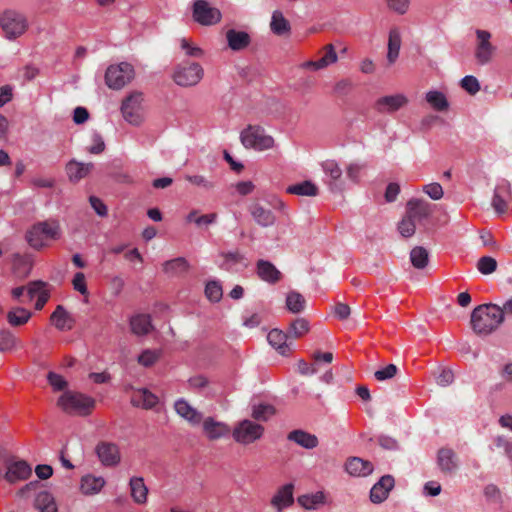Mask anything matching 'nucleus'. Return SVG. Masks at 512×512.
<instances>
[{
  "instance_id": "f257e3e1",
  "label": "nucleus",
  "mask_w": 512,
  "mask_h": 512,
  "mask_svg": "<svg viewBox=\"0 0 512 512\" xmlns=\"http://www.w3.org/2000/svg\"><path fill=\"white\" fill-rule=\"evenodd\" d=\"M503 313L497 304H481L471 313V326L478 335H489L503 323Z\"/></svg>"
},
{
  "instance_id": "f03ea898",
  "label": "nucleus",
  "mask_w": 512,
  "mask_h": 512,
  "mask_svg": "<svg viewBox=\"0 0 512 512\" xmlns=\"http://www.w3.org/2000/svg\"><path fill=\"white\" fill-rule=\"evenodd\" d=\"M61 236L60 222L53 218L33 224L26 232L28 244L36 250L47 247L50 242L59 240Z\"/></svg>"
},
{
  "instance_id": "7ed1b4c3",
  "label": "nucleus",
  "mask_w": 512,
  "mask_h": 512,
  "mask_svg": "<svg viewBox=\"0 0 512 512\" xmlns=\"http://www.w3.org/2000/svg\"><path fill=\"white\" fill-rule=\"evenodd\" d=\"M57 406L69 415L86 416L95 407V400L80 392L66 390L57 400Z\"/></svg>"
},
{
  "instance_id": "20e7f679",
  "label": "nucleus",
  "mask_w": 512,
  "mask_h": 512,
  "mask_svg": "<svg viewBox=\"0 0 512 512\" xmlns=\"http://www.w3.org/2000/svg\"><path fill=\"white\" fill-rule=\"evenodd\" d=\"M0 28L6 39L15 40L27 31L28 20L20 11L8 8L0 12Z\"/></svg>"
},
{
  "instance_id": "39448f33",
  "label": "nucleus",
  "mask_w": 512,
  "mask_h": 512,
  "mask_svg": "<svg viewBox=\"0 0 512 512\" xmlns=\"http://www.w3.org/2000/svg\"><path fill=\"white\" fill-rule=\"evenodd\" d=\"M240 140L245 148L257 151L268 150L274 145L273 137L266 134L264 128L257 125H249L247 128L242 130L240 133Z\"/></svg>"
},
{
  "instance_id": "423d86ee",
  "label": "nucleus",
  "mask_w": 512,
  "mask_h": 512,
  "mask_svg": "<svg viewBox=\"0 0 512 512\" xmlns=\"http://www.w3.org/2000/svg\"><path fill=\"white\" fill-rule=\"evenodd\" d=\"M204 76V69L196 62H183L179 64L173 73L174 82L181 87L197 85Z\"/></svg>"
},
{
  "instance_id": "0eeeda50",
  "label": "nucleus",
  "mask_w": 512,
  "mask_h": 512,
  "mask_svg": "<svg viewBox=\"0 0 512 512\" xmlns=\"http://www.w3.org/2000/svg\"><path fill=\"white\" fill-rule=\"evenodd\" d=\"M133 66L128 62L110 65L105 73L106 85L114 90H119L134 78Z\"/></svg>"
},
{
  "instance_id": "6e6552de",
  "label": "nucleus",
  "mask_w": 512,
  "mask_h": 512,
  "mask_svg": "<svg viewBox=\"0 0 512 512\" xmlns=\"http://www.w3.org/2000/svg\"><path fill=\"white\" fill-rule=\"evenodd\" d=\"M143 100V93L134 91L122 101L121 113L131 125L138 126L143 121Z\"/></svg>"
},
{
  "instance_id": "1a4fd4ad",
  "label": "nucleus",
  "mask_w": 512,
  "mask_h": 512,
  "mask_svg": "<svg viewBox=\"0 0 512 512\" xmlns=\"http://www.w3.org/2000/svg\"><path fill=\"white\" fill-rule=\"evenodd\" d=\"M263 432L264 427L262 425L245 419L235 426L233 430V438L236 442L247 445L260 439Z\"/></svg>"
},
{
  "instance_id": "9d476101",
  "label": "nucleus",
  "mask_w": 512,
  "mask_h": 512,
  "mask_svg": "<svg viewBox=\"0 0 512 512\" xmlns=\"http://www.w3.org/2000/svg\"><path fill=\"white\" fill-rule=\"evenodd\" d=\"M477 44L475 48V59L478 64L486 65L490 63L496 52V47L490 42L491 33L487 30L477 29Z\"/></svg>"
},
{
  "instance_id": "9b49d317",
  "label": "nucleus",
  "mask_w": 512,
  "mask_h": 512,
  "mask_svg": "<svg viewBox=\"0 0 512 512\" xmlns=\"http://www.w3.org/2000/svg\"><path fill=\"white\" fill-rule=\"evenodd\" d=\"M435 205L419 198L406 203V212L417 224L423 225L433 214Z\"/></svg>"
},
{
  "instance_id": "f8f14e48",
  "label": "nucleus",
  "mask_w": 512,
  "mask_h": 512,
  "mask_svg": "<svg viewBox=\"0 0 512 512\" xmlns=\"http://www.w3.org/2000/svg\"><path fill=\"white\" fill-rule=\"evenodd\" d=\"M325 174L324 182L333 193L344 190V181L342 179V169L335 160H326L321 164Z\"/></svg>"
},
{
  "instance_id": "ddd939ff",
  "label": "nucleus",
  "mask_w": 512,
  "mask_h": 512,
  "mask_svg": "<svg viewBox=\"0 0 512 512\" xmlns=\"http://www.w3.org/2000/svg\"><path fill=\"white\" fill-rule=\"evenodd\" d=\"M193 18L201 25L210 26L221 20V12L205 0H197L193 6Z\"/></svg>"
},
{
  "instance_id": "4468645a",
  "label": "nucleus",
  "mask_w": 512,
  "mask_h": 512,
  "mask_svg": "<svg viewBox=\"0 0 512 512\" xmlns=\"http://www.w3.org/2000/svg\"><path fill=\"white\" fill-rule=\"evenodd\" d=\"M408 99L403 94L387 95L378 98L374 103V109L380 114H392L404 107Z\"/></svg>"
},
{
  "instance_id": "2eb2a0df",
  "label": "nucleus",
  "mask_w": 512,
  "mask_h": 512,
  "mask_svg": "<svg viewBox=\"0 0 512 512\" xmlns=\"http://www.w3.org/2000/svg\"><path fill=\"white\" fill-rule=\"evenodd\" d=\"M395 480L391 475L382 476L370 490V501L374 504H380L384 502L390 491L394 488Z\"/></svg>"
},
{
  "instance_id": "dca6fc26",
  "label": "nucleus",
  "mask_w": 512,
  "mask_h": 512,
  "mask_svg": "<svg viewBox=\"0 0 512 512\" xmlns=\"http://www.w3.org/2000/svg\"><path fill=\"white\" fill-rule=\"evenodd\" d=\"M95 451L104 466L113 467L120 462V451L118 446L114 443L100 442L97 444Z\"/></svg>"
},
{
  "instance_id": "f3484780",
  "label": "nucleus",
  "mask_w": 512,
  "mask_h": 512,
  "mask_svg": "<svg viewBox=\"0 0 512 512\" xmlns=\"http://www.w3.org/2000/svg\"><path fill=\"white\" fill-rule=\"evenodd\" d=\"M323 56L318 60H308L301 64L303 69L318 71L334 64L338 60L333 44H327L323 48Z\"/></svg>"
},
{
  "instance_id": "a211bd4d",
  "label": "nucleus",
  "mask_w": 512,
  "mask_h": 512,
  "mask_svg": "<svg viewBox=\"0 0 512 512\" xmlns=\"http://www.w3.org/2000/svg\"><path fill=\"white\" fill-rule=\"evenodd\" d=\"M31 472L32 469L27 462L23 460L9 461L4 477L8 482L14 483L27 479L31 475Z\"/></svg>"
},
{
  "instance_id": "6ab92c4d",
  "label": "nucleus",
  "mask_w": 512,
  "mask_h": 512,
  "mask_svg": "<svg viewBox=\"0 0 512 512\" xmlns=\"http://www.w3.org/2000/svg\"><path fill=\"white\" fill-rule=\"evenodd\" d=\"M174 408L176 413L185 419L190 425L197 426L199 425L203 420V414L192 407L185 399L180 398L178 399L175 404Z\"/></svg>"
},
{
  "instance_id": "aec40b11",
  "label": "nucleus",
  "mask_w": 512,
  "mask_h": 512,
  "mask_svg": "<svg viewBox=\"0 0 512 512\" xmlns=\"http://www.w3.org/2000/svg\"><path fill=\"white\" fill-rule=\"evenodd\" d=\"M510 197V185L507 181L499 182L492 197L491 205L497 214H503L507 209V202Z\"/></svg>"
},
{
  "instance_id": "412c9836",
  "label": "nucleus",
  "mask_w": 512,
  "mask_h": 512,
  "mask_svg": "<svg viewBox=\"0 0 512 512\" xmlns=\"http://www.w3.org/2000/svg\"><path fill=\"white\" fill-rule=\"evenodd\" d=\"M203 421V431L209 440L223 438L230 433V428L223 422L216 421L212 417H207Z\"/></svg>"
},
{
  "instance_id": "4be33fe9",
  "label": "nucleus",
  "mask_w": 512,
  "mask_h": 512,
  "mask_svg": "<svg viewBox=\"0 0 512 512\" xmlns=\"http://www.w3.org/2000/svg\"><path fill=\"white\" fill-rule=\"evenodd\" d=\"M293 490L294 485L292 483H287L280 487L276 494L272 497L271 505L278 511L290 507L294 502Z\"/></svg>"
},
{
  "instance_id": "5701e85b",
  "label": "nucleus",
  "mask_w": 512,
  "mask_h": 512,
  "mask_svg": "<svg viewBox=\"0 0 512 512\" xmlns=\"http://www.w3.org/2000/svg\"><path fill=\"white\" fill-rule=\"evenodd\" d=\"M258 277L269 284H275L281 279V272L267 260L260 259L256 263Z\"/></svg>"
},
{
  "instance_id": "b1692460",
  "label": "nucleus",
  "mask_w": 512,
  "mask_h": 512,
  "mask_svg": "<svg viewBox=\"0 0 512 512\" xmlns=\"http://www.w3.org/2000/svg\"><path fill=\"white\" fill-rule=\"evenodd\" d=\"M345 470L351 476L365 477L373 472L374 466L367 460H363L359 457H352L347 460Z\"/></svg>"
},
{
  "instance_id": "393cba45",
  "label": "nucleus",
  "mask_w": 512,
  "mask_h": 512,
  "mask_svg": "<svg viewBox=\"0 0 512 512\" xmlns=\"http://www.w3.org/2000/svg\"><path fill=\"white\" fill-rule=\"evenodd\" d=\"M437 464L443 473L452 474L458 468V458L452 449L441 448L437 454Z\"/></svg>"
},
{
  "instance_id": "a878e982",
  "label": "nucleus",
  "mask_w": 512,
  "mask_h": 512,
  "mask_svg": "<svg viewBox=\"0 0 512 512\" xmlns=\"http://www.w3.org/2000/svg\"><path fill=\"white\" fill-rule=\"evenodd\" d=\"M287 439L301 446L302 448L311 450L318 446L319 440L316 435L301 429L291 431L287 435Z\"/></svg>"
},
{
  "instance_id": "bb28decb",
  "label": "nucleus",
  "mask_w": 512,
  "mask_h": 512,
  "mask_svg": "<svg viewBox=\"0 0 512 512\" xmlns=\"http://www.w3.org/2000/svg\"><path fill=\"white\" fill-rule=\"evenodd\" d=\"M228 47L233 51H241L249 46L251 42L250 35L245 31L229 29L226 32Z\"/></svg>"
},
{
  "instance_id": "cd10ccee",
  "label": "nucleus",
  "mask_w": 512,
  "mask_h": 512,
  "mask_svg": "<svg viewBox=\"0 0 512 512\" xmlns=\"http://www.w3.org/2000/svg\"><path fill=\"white\" fill-rule=\"evenodd\" d=\"M52 324L60 331H68L73 328L74 319L62 305H58L51 315Z\"/></svg>"
},
{
  "instance_id": "c85d7f7f",
  "label": "nucleus",
  "mask_w": 512,
  "mask_h": 512,
  "mask_svg": "<svg viewBox=\"0 0 512 512\" xmlns=\"http://www.w3.org/2000/svg\"><path fill=\"white\" fill-rule=\"evenodd\" d=\"M105 483L103 477L87 474L81 478L80 490L84 495H95L102 490Z\"/></svg>"
},
{
  "instance_id": "c756f323",
  "label": "nucleus",
  "mask_w": 512,
  "mask_h": 512,
  "mask_svg": "<svg viewBox=\"0 0 512 512\" xmlns=\"http://www.w3.org/2000/svg\"><path fill=\"white\" fill-rule=\"evenodd\" d=\"M249 211L255 222L262 227H270L274 225L276 221L274 213L260 204L251 205Z\"/></svg>"
},
{
  "instance_id": "7c9ffc66",
  "label": "nucleus",
  "mask_w": 512,
  "mask_h": 512,
  "mask_svg": "<svg viewBox=\"0 0 512 512\" xmlns=\"http://www.w3.org/2000/svg\"><path fill=\"white\" fill-rule=\"evenodd\" d=\"M131 497L137 504H145L147 502L148 488L142 477H132L129 481Z\"/></svg>"
},
{
  "instance_id": "2f4dec72",
  "label": "nucleus",
  "mask_w": 512,
  "mask_h": 512,
  "mask_svg": "<svg viewBox=\"0 0 512 512\" xmlns=\"http://www.w3.org/2000/svg\"><path fill=\"white\" fill-rule=\"evenodd\" d=\"M287 338V335L278 329H272L267 335L269 344L284 356L288 355L291 350L287 344Z\"/></svg>"
},
{
  "instance_id": "473e14b6",
  "label": "nucleus",
  "mask_w": 512,
  "mask_h": 512,
  "mask_svg": "<svg viewBox=\"0 0 512 512\" xmlns=\"http://www.w3.org/2000/svg\"><path fill=\"white\" fill-rule=\"evenodd\" d=\"M92 167L91 163L85 164L72 160L66 165V173L71 181L77 182L86 177Z\"/></svg>"
},
{
  "instance_id": "72a5a7b5",
  "label": "nucleus",
  "mask_w": 512,
  "mask_h": 512,
  "mask_svg": "<svg viewBox=\"0 0 512 512\" xmlns=\"http://www.w3.org/2000/svg\"><path fill=\"white\" fill-rule=\"evenodd\" d=\"M130 327L138 336L148 334L152 329L151 318L147 314H137L130 319Z\"/></svg>"
},
{
  "instance_id": "f704fd0d",
  "label": "nucleus",
  "mask_w": 512,
  "mask_h": 512,
  "mask_svg": "<svg viewBox=\"0 0 512 512\" xmlns=\"http://www.w3.org/2000/svg\"><path fill=\"white\" fill-rule=\"evenodd\" d=\"M35 508L38 512H58L55 498L48 491H41L37 494Z\"/></svg>"
},
{
  "instance_id": "c9c22d12",
  "label": "nucleus",
  "mask_w": 512,
  "mask_h": 512,
  "mask_svg": "<svg viewBox=\"0 0 512 512\" xmlns=\"http://www.w3.org/2000/svg\"><path fill=\"white\" fill-rule=\"evenodd\" d=\"M401 47V35L398 28H392L389 32L387 60L393 64L399 56Z\"/></svg>"
},
{
  "instance_id": "e433bc0d",
  "label": "nucleus",
  "mask_w": 512,
  "mask_h": 512,
  "mask_svg": "<svg viewBox=\"0 0 512 512\" xmlns=\"http://www.w3.org/2000/svg\"><path fill=\"white\" fill-rule=\"evenodd\" d=\"M300 506L307 510L317 509L318 506L325 503V494L322 491H317L311 494H304L297 499Z\"/></svg>"
},
{
  "instance_id": "4c0bfd02",
  "label": "nucleus",
  "mask_w": 512,
  "mask_h": 512,
  "mask_svg": "<svg viewBox=\"0 0 512 512\" xmlns=\"http://www.w3.org/2000/svg\"><path fill=\"white\" fill-rule=\"evenodd\" d=\"M32 264L28 255L15 253L12 256V268L17 276H27L31 270Z\"/></svg>"
},
{
  "instance_id": "58836bf2",
  "label": "nucleus",
  "mask_w": 512,
  "mask_h": 512,
  "mask_svg": "<svg viewBox=\"0 0 512 512\" xmlns=\"http://www.w3.org/2000/svg\"><path fill=\"white\" fill-rule=\"evenodd\" d=\"M188 268L189 263L184 257H177L163 264V271L169 275H180L186 272Z\"/></svg>"
},
{
  "instance_id": "ea45409f",
  "label": "nucleus",
  "mask_w": 512,
  "mask_h": 512,
  "mask_svg": "<svg viewBox=\"0 0 512 512\" xmlns=\"http://www.w3.org/2000/svg\"><path fill=\"white\" fill-rule=\"evenodd\" d=\"M270 28L274 34L279 36L289 33L291 29L289 22L285 19L282 12L278 10L272 14Z\"/></svg>"
},
{
  "instance_id": "a19ab883",
  "label": "nucleus",
  "mask_w": 512,
  "mask_h": 512,
  "mask_svg": "<svg viewBox=\"0 0 512 512\" xmlns=\"http://www.w3.org/2000/svg\"><path fill=\"white\" fill-rule=\"evenodd\" d=\"M287 192L301 196H316L318 194V188L314 183L307 180L288 186Z\"/></svg>"
},
{
  "instance_id": "79ce46f5",
  "label": "nucleus",
  "mask_w": 512,
  "mask_h": 512,
  "mask_svg": "<svg viewBox=\"0 0 512 512\" xmlns=\"http://www.w3.org/2000/svg\"><path fill=\"white\" fill-rule=\"evenodd\" d=\"M306 300L300 293L296 291H291L286 296V307L287 309L294 313H301L305 309Z\"/></svg>"
},
{
  "instance_id": "37998d69",
  "label": "nucleus",
  "mask_w": 512,
  "mask_h": 512,
  "mask_svg": "<svg viewBox=\"0 0 512 512\" xmlns=\"http://www.w3.org/2000/svg\"><path fill=\"white\" fill-rule=\"evenodd\" d=\"M410 261L416 269H424L429 262V253L424 247L416 246L410 252Z\"/></svg>"
},
{
  "instance_id": "c03bdc74",
  "label": "nucleus",
  "mask_w": 512,
  "mask_h": 512,
  "mask_svg": "<svg viewBox=\"0 0 512 512\" xmlns=\"http://www.w3.org/2000/svg\"><path fill=\"white\" fill-rule=\"evenodd\" d=\"M426 101L429 103V105L437 110V111H443L448 108V101L445 95L440 91H428L426 93Z\"/></svg>"
},
{
  "instance_id": "a18cd8bd",
  "label": "nucleus",
  "mask_w": 512,
  "mask_h": 512,
  "mask_svg": "<svg viewBox=\"0 0 512 512\" xmlns=\"http://www.w3.org/2000/svg\"><path fill=\"white\" fill-rule=\"evenodd\" d=\"M31 313L22 307H17L10 310L7 314V320L12 326H20L28 322Z\"/></svg>"
},
{
  "instance_id": "49530a36",
  "label": "nucleus",
  "mask_w": 512,
  "mask_h": 512,
  "mask_svg": "<svg viewBox=\"0 0 512 512\" xmlns=\"http://www.w3.org/2000/svg\"><path fill=\"white\" fill-rule=\"evenodd\" d=\"M18 339L8 330L0 331V352H8L16 348Z\"/></svg>"
},
{
  "instance_id": "de8ad7c7",
  "label": "nucleus",
  "mask_w": 512,
  "mask_h": 512,
  "mask_svg": "<svg viewBox=\"0 0 512 512\" xmlns=\"http://www.w3.org/2000/svg\"><path fill=\"white\" fill-rule=\"evenodd\" d=\"M274 414L275 408L270 404H259L252 410V417L258 421H267Z\"/></svg>"
},
{
  "instance_id": "09e8293b",
  "label": "nucleus",
  "mask_w": 512,
  "mask_h": 512,
  "mask_svg": "<svg viewBox=\"0 0 512 512\" xmlns=\"http://www.w3.org/2000/svg\"><path fill=\"white\" fill-rule=\"evenodd\" d=\"M205 295L211 302H219L222 299V286L218 281L212 280L205 286Z\"/></svg>"
},
{
  "instance_id": "8fccbe9b",
  "label": "nucleus",
  "mask_w": 512,
  "mask_h": 512,
  "mask_svg": "<svg viewBox=\"0 0 512 512\" xmlns=\"http://www.w3.org/2000/svg\"><path fill=\"white\" fill-rule=\"evenodd\" d=\"M221 256L224 258L221 268L225 270H231L236 264L244 260V255L239 251L225 252L222 253Z\"/></svg>"
},
{
  "instance_id": "3c124183",
  "label": "nucleus",
  "mask_w": 512,
  "mask_h": 512,
  "mask_svg": "<svg viewBox=\"0 0 512 512\" xmlns=\"http://www.w3.org/2000/svg\"><path fill=\"white\" fill-rule=\"evenodd\" d=\"M416 225L417 223L411 217H409L407 213H405L404 217L398 224L399 233L403 237H411L415 233Z\"/></svg>"
},
{
  "instance_id": "603ef678",
  "label": "nucleus",
  "mask_w": 512,
  "mask_h": 512,
  "mask_svg": "<svg viewBox=\"0 0 512 512\" xmlns=\"http://www.w3.org/2000/svg\"><path fill=\"white\" fill-rule=\"evenodd\" d=\"M477 268L482 274L488 275L496 270L497 262L490 256H483L478 260Z\"/></svg>"
},
{
  "instance_id": "864d4df0",
  "label": "nucleus",
  "mask_w": 512,
  "mask_h": 512,
  "mask_svg": "<svg viewBox=\"0 0 512 512\" xmlns=\"http://www.w3.org/2000/svg\"><path fill=\"white\" fill-rule=\"evenodd\" d=\"M309 331V323L304 318H297L290 325V333L295 337H301Z\"/></svg>"
},
{
  "instance_id": "5fc2aeb1",
  "label": "nucleus",
  "mask_w": 512,
  "mask_h": 512,
  "mask_svg": "<svg viewBox=\"0 0 512 512\" xmlns=\"http://www.w3.org/2000/svg\"><path fill=\"white\" fill-rule=\"evenodd\" d=\"M46 283L40 280L32 281L27 286V295L29 300L39 297L42 293H48Z\"/></svg>"
},
{
  "instance_id": "6e6d98bb",
  "label": "nucleus",
  "mask_w": 512,
  "mask_h": 512,
  "mask_svg": "<svg viewBox=\"0 0 512 512\" xmlns=\"http://www.w3.org/2000/svg\"><path fill=\"white\" fill-rule=\"evenodd\" d=\"M461 87L471 95L480 90V83L475 76L467 75L461 79Z\"/></svg>"
},
{
  "instance_id": "4d7b16f0",
  "label": "nucleus",
  "mask_w": 512,
  "mask_h": 512,
  "mask_svg": "<svg viewBox=\"0 0 512 512\" xmlns=\"http://www.w3.org/2000/svg\"><path fill=\"white\" fill-rule=\"evenodd\" d=\"M47 380L54 391H63L68 386V382L65 380V378L55 372H49L47 375Z\"/></svg>"
},
{
  "instance_id": "13d9d810",
  "label": "nucleus",
  "mask_w": 512,
  "mask_h": 512,
  "mask_svg": "<svg viewBox=\"0 0 512 512\" xmlns=\"http://www.w3.org/2000/svg\"><path fill=\"white\" fill-rule=\"evenodd\" d=\"M159 358V352L156 350H144L139 356H138V362L139 364L150 367L152 366L157 359Z\"/></svg>"
},
{
  "instance_id": "bf43d9fd",
  "label": "nucleus",
  "mask_w": 512,
  "mask_h": 512,
  "mask_svg": "<svg viewBox=\"0 0 512 512\" xmlns=\"http://www.w3.org/2000/svg\"><path fill=\"white\" fill-rule=\"evenodd\" d=\"M422 190L432 200H440L444 195L442 186L436 182L424 185Z\"/></svg>"
},
{
  "instance_id": "052dcab7",
  "label": "nucleus",
  "mask_w": 512,
  "mask_h": 512,
  "mask_svg": "<svg viewBox=\"0 0 512 512\" xmlns=\"http://www.w3.org/2000/svg\"><path fill=\"white\" fill-rule=\"evenodd\" d=\"M181 49L184 50L185 54L193 58H201L204 55V51L198 47L192 45L187 39H181Z\"/></svg>"
},
{
  "instance_id": "680f3d73",
  "label": "nucleus",
  "mask_w": 512,
  "mask_h": 512,
  "mask_svg": "<svg viewBox=\"0 0 512 512\" xmlns=\"http://www.w3.org/2000/svg\"><path fill=\"white\" fill-rule=\"evenodd\" d=\"M139 397L142 400V406L146 409L154 408L158 403V397L147 389L140 390Z\"/></svg>"
},
{
  "instance_id": "e2e57ef3",
  "label": "nucleus",
  "mask_w": 512,
  "mask_h": 512,
  "mask_svg": "<svg viewBox=\"0 0 512 512\" xmlns=\"http://www.w3.org/2000/svg\"><path fill=\"white\" fill-rule=\"evenodd\" d=\"M397 367L394 364H389L386 367L377 370L374 373L375 378L378 381H384L393 378L397 373Z\"/></svg>"
},
{
  "instance_id": "0e129e2a",
  "label": "nucleus",
  "mask_w": 512,
  "mask_h": 512,
  "mask_svg": "<svg viewBox=\"0 0 512 512\" xmlns=\"http://www.w3.org/2000/svg\"><path fill=\"white\" fill-rule=\"evenodd\" d=\"M185 179L191 184L205 189H211L214 187L213 183L202 175H186Z\"/></svg>"
},
{
  "instance_id": "69168bd1",
  "label": "nucleus",
  "mask_w": 512,
  "mask_h": 512,
  "mask_svg": "<svg viewBox=\"0 0 512 512\" xmlns=\"http://www.w3.org/2000/svg\"><path fill=\"white\" fill-rule=\"evenodd\" d=\"M73 287L82 295L88 294V289L85 282V275L82 272H78L74 275Z\"/></svg>"
},
{
  "instance_id": "338daca9",
  "label": "nucleus",
  "mask_w": 512,
  "mask_h": 512,
  "mask_svg": "<svg viewBox=\"0 0 512 512\" xmlns=\"http://www.w3.org/2000/svg\"><path fill=\"white\" fill-rule=\"evenodd\" d=\"M90 204L92 208L95 210L96 214L100 217L107 216V206L103 203L101 199L96 196H91L89 198Z\"/></svg>"
},
{
  "instance_id": "774afa93",
  "label": "nucleus",
  "mask_w": 512,
  "mask_h": 512,
  "mask_svg": "<svg viewBox=\"0 0 512 512\" xmlns=\"http://www.w3.org/2000/svg\"><path fill=\"white\" fill-rule=\"evenodd\" d=\"M93 144L89 148V152L92 154H100L105 149V143L102 136L99 133L92 135Z\"/></svg>"
}]
</instances>
